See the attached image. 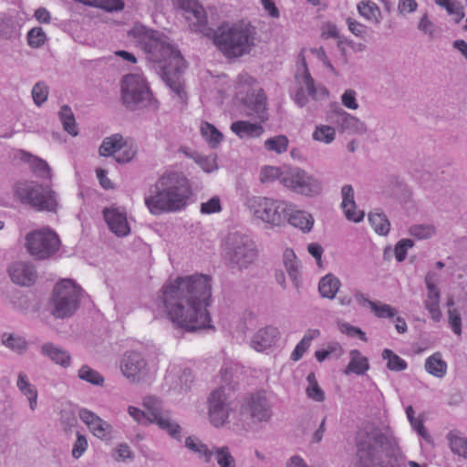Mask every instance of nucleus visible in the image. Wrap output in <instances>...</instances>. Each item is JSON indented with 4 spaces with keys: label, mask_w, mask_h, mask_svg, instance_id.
I'll use <instances>...</instances> for the list:
<instances>
[{
    "label": "nucleus",
    "mask_w": 467,
    "mask_h": 467,
    "mask_svg": "<svg viewBox=\"0 0 467 467\" xmlns=\"http://www.w3.org/2000/svg\"><path fill=\"white\" fill-rule=\"evenodd\" d=\"M121 99L130 109L147 107L151 100V93L144 78L140 75H127L121 81Z\"/></svg>",
    "instance_id": "obj_11"
},
{
    "label": "nucleus",
    "mask_w": 467,
    "mask_h": 467,
    "mask_svg": "<svg viewBox=\"0 0 467 467\" xmlns=\"http://www.w3.org/2000/svg\"><path fill=\"white\" fill-rule=\"evenodd\" d=\"M182 16L189 24L192 31L208 35L211 29L207 26L205 11L197 0H177Z\"/></svg>",
    "instance_id": "obj_15"
},
{
    "label": "nucleus",
    "mask_w": 467,
    "mask_h": 467,
    "mask_svg": "<svg viewBox=\"0 0 467 467\" xmlns=\"http://www.w3.org/2000/svg\"><path fill=\"white\" fill-rule=\"evenodd\" d=\"M284 265L285 270L292 280L294 285L298 288L300 286V271L299 265L293 250L285 249L284 252Z\"/></svg>",
    "instance_id": "obj_29"
},
{
    "label": "nucleus",
    "mask_w": 467,
    "mask_h": 467,
    "mask_svg": "<svg viewBox=\"0 0 467 467\" xmlns=\"http://www.w3.org/2000/svg\"><path fill=\"white\" fill-rule=\"evenodd\" d=\"M136 154V150H133L131 147H125L121 150V152H119L118 155L114 156L115 161L118 163H126L130 161Z\"/></svg>",
    "instance_id": "obj_61"
},
{
    "label": "nucleus",
    "mask_w": 467,
    "mask_h": 467,
    "mask_svg": "<svg viewBox=\"0 0 467 467\" xmlns=\"http://www.w3.org/2000/svg\"><path fill=\"white\" fill-rule=\"evenodd\" d=\"M414 242L411 239L400 240L394 249L395 257L398 262H402L406 258L408 249L413 247Z\"/></svg>",
    "instance_id": "obj_54"
},
{
    "label": "nucleus",
    "mask_w": 467,
    "mask_h": 467,
    "mask_svg": "<svg viewBox=\"0 0 467 467\" xmlns=\"http://www.w3.org/2000/svg\"><path fill=\"white\" fill-rule=\"evenodd\" d=\"M192 195L189 180L182 173L168 172L161 175L150 187L145 205L153 215L182 210Z\"/></svg>",
    "instance_id": "obj_4"
},
{
    "label": "nucleus",
    "mask_w": 467,
    "mask_h": 467,
    "mask_svg": "<svg viewBox=\"0 0 467 467\" xmlns=\"http://www.w3.org/2000/svg\"><path fill=\"white\" fill-rule=\"evenodd\" d=\"M446 363L441 358V354L435 353L426 359V370L438 378H441L446 373Z\"/></svg>",
    "instance_id": "obj_38"
},
{
    "label": "nucleus",
    "mask_w": 467,
    "mask_h": 467,
    "mask_svg": "<svg viewBox=\"0 0 467 467\" xmlns=\"http://www.w3.org/2000/svg\"><path fill=\"white\" fill-rule=\"evenodd\" d=\"M143 407L147 415L148 422L150 424L155 423L161 417L167 413L168 410L162 409L161 401L152 396H148L143 399Z\"/></svg>",
    "instance_id": "obj_27"
},
{
    "label": "nucleus",
    "mask_w": 467,
    "mask_h": 467,
    "mask_svg": "<svg viewBox=\"0 0 467 467\" xmlns=\"http://www.w3.org/2000/svg\"><path fill=\"white\" fill-rule=\"evenodd\" d=\"M336 138L335 128L328 125H317L313 132V139L326 144L331 143Z\"/></svg>",
    "instance_id": "obj_46"
},
{
    "label": "nucleus",
    "mask_w": 467,
    "mask_h": 467,
    "mask_svg": "<svg viewBox=\"0 0 467 467\" xmlns=\"http://www.w3.org/2000/svg\"><path fill=\"white\" fill-rule=\"evenodd\" d=\"M17 388L27 397L31 410H35L37 405V390L36 388L28 381L27 376L24 372L18 374Z\"/></svg>",
    "instance_id": "obj_34"
},
{
    "label": "nucleus",
    "mask_w": 467,
    "mask_h": 467,
    "mask_svg": "<svg viewBox=\"0 0 467 467\" xmlns=\"http://www.w3.org/2000/svg\"><path fill=\"white\" fill-rule=\"evenodd\" d=\"M208 404L211 423L217 428L223 426L227 421L232 410L224 389L220 388L213 391L209 397Z\"/></svg>",
    "instance_id": "obj_17"
},
{
    "label": "nucleus",
    "mask_w": 467,
    "mask_h": 467,
    "mask_svg": "<svg viewBox=\"0 0 467 467\" xmlns=\"http://www.w3.org/2000/svg\"><path fill=\"white\" fill-rule=\"evenodd\" d=\"M342 104L349 109H357L358 104L356 99V91L353 89H347L341 96Z\"/></svg>",
    "instance_id": "obj_59"
},
{
    "label": "nucleus",
    "mask_w": 467,
    "mask_h": 467,
    "mask_svg": "<svg viewBox=\"0 0 467 467\" xmlns=\"http://www.w3.org/2000/svg\"><path fill=\"white\" fill-rule=\"evenodd\" d=\"M59 119L62 122L64 130L72 136L78 135L76 120L71 109L67 105H63L58 112Z\"/></svg>",
    "instance_id": "obj_39"
},
{
    "label": "nucleus",
    "mask_w": 467,
    "mask_h": 467,
    "mask_svg": "<svg viewBox=\"0 0 467 467\" xmlns=\"http://www.w3.org/2000/svg\"><path fill=\"white\" fill-rule=\"evenodd\" d=\"M368 221L377 234L380 235H387L389 234L390 223L384 213L378 211L370 213L368 214Z\"/></svg>",
    "instance_id": "obj_36"
},
{
    "label": "nucleus",
    "mask_w": 467,
    "mask_h": 467,
    "mask_svg": "<svg viewBox=\"0 0 467 467\" xmlns=\"http://www.w3.org/2000/svg\"><path fill=\"white\" fill-rule=\"evenodd\" d=\"M48 97V87L42 81L37 82L32 88V98L36 106H41Z\"/></svg>",
    "instance_id": "obj_53"
},
{
    "label": "nucleus",
    "mask_w": 467,
    "mask_h": 467,
    "mask_svg": "<svg viewBox=\"0 0 467 467\" xmlns=\"http://www.w3.org/2000/svg\"><path fill=\"white\" fill-rule=\"evenodd\" d=\"M122 375L131 383H140L149 376V366L141 353L127 351L119 361Z\"/></svg>",
    "instance_id": "obj_14"
},
{
    "label": "nucleus",
    "mask_w": 467,
    "mask_h": 467,
    "mask_svg": "<svg viewBox=\"0 0 467 467\" xmlns=\"http://www.w3.org/2000/svg\"><path fill=\"white\" fill-rule=\"evenodd\" d=\"M88 428L96 437L101 440H108L110 438L112 427L100 417L95 419V421Z\"/></svg>",
    "instance_id": "obj_48"
},
{
    "label": "nucleus",
    "mask_w": 467,
    "mask_h": 467,
    "mask_svg": "<svg viewBox=\"0 0 467 467\" xmlns=\"http://www.w3.org/2000/svg\"><path fill=\"white\" fill-rule=\"evenodd\" d=\"M47 39V35L42 27H33L27 33L28 46L33 48L41 47L46 43Z\"/></svg>",
    "instance_id": "obj_51"
},
{
    "label": "nucleus",
    "mask_w": 467,
    "mask_h": 467,
    "mask_svg": "<svg viewBox=\"0 0 467 467\" xmlns=\"http://www.w3.org/2000/svg\"><path fill=\"white\" fill-rule=\"evenodd\" d=\"M82 289L69 279L57 283L53 290L50 312L56 318L70 317L79 306Z\"/></svg>",
    "instance_id": "obj_8"
},
{
    "label": "nucleus",
    "mask_w": 467,
    "mask_h": 467,
    "mask_svg": "<svg viewBox=\"0 0 467 467\" xmlns=\"http://www.w3.org/2000/svg\"><path fill=\"white\" fill-rule=\"evenodd\" d=\"M2 343L6 348L19 353L25 351L27 347L26 339L15 334L4 333L2 335Z\"/></svg>",
    "instance_id": "obj_44"
},
{
    "label": "nucleus",
    "mask_w": 467,
    "mask_h": 467,
    "mask_svg": "<svg viewBox=\"0 0 467 467\" xmlns=\"http://www.w3.org/2000/svg\"><path fill=\"white\" fill-rule=\"evenodd\" d=\"M155 424L172 439L176 441L182 440V427L172 419L171 412L170 410L161 417Z\"/></svg>",
    "instance_id": "obj_28"
},
{
    "label": "nucleus",
    "mask_w": 467,
    "mask_h": 467,
    "mask_svg": "<svg viewBox=\"0 0 467 467\" xmlns=\"http://www.w3.org/2000/svg\"><path fill=\"white\" fill-rule=\"evenodd\" d=\"M129 36L170 88L182 97L183 89L178 81V74L184 67V59L171 39L165 34L142 25H135Z\"/></svg>",
    "instance_id": "obj_2"
},
{
    "label": "nucleus",
    "mask_w": 467,
    "mask_h": 467,
    "mask_svg": "<svg viewBox=\"0 0 467 467\" xmlns=\"http://www.w3.org/2000/svg\"><path fill=\"white\" fill-rule=\"evenodd\" d=\"M88 448V441L84 435L78 432L77 440L74 442L72 449V456L75 459H78L82 456V454L86 451Z\"/></svg>",
    "instance_id": "obj_56"
},
{
    "label": "nucleus",
    "mask_w": 467,
    "mask_h": 467,
    "mask_svg": "<svg viewBox=\"0 0 467 467\" xmlns=\"http://www.w3.org/2000/svg\"><path fill=\"white\" fill-rule=\"evenodd\" d=\"M240 413L243 418L250 419L253 422L268 421L272 416L271 406L261 393L249 396L242 404Z\"/></svg>",
    "instance_id": "obj_16"
},
{
    "label": "nucleus",
    "mask_w": 467,
    "mask_h": 467,
    "mask_svg": "<svg viewBox=\"0 0 467 467\" xmlns=\"http://www.w3.org/2000/svg\"><path fill=\"white\" fill-rule=\"evenodd\" d=\"M257 32L249 22L223 23L213 33L214 45L228 58L249 54L256 45Z\"/></svg>",
    "instance_id": "obj_5"
},
{
    "label": "nucleus",
    "mask_w": 467,
    "mask_h": 467,
    "mask_svg": "<svg viewBox=\"0 0 467 467\" xmlns=\"http://www.w3.org/2000/svg\"><path fill=\"white\" fill-rule=\"evenodd\" d=\"M330 121L337 127L340 132L362 135L367 132L366 124L357 117L336 107L329 116Z\"/></svg>",
    "instance_id": "obj_18"
},
{
    "label": "nucleus",
    "mask_w": 467,
    "mask_h": 467,
    "mask_svg": "<svg viewBox=\"0 0 467 467\" xmlns=\"http://www.w3.org/2000/svg\"><path fill=\"white\" fill-rule=\"evenodd\" d=\"M341 285L340 280L332 274L322 277L318 284V291L322 297L333 299Z\"/></svg>",
    "instance_id": "obj_31"
},
{
    "label": "nucleus",
    "mask_w": 467,
    "mask_h": 467,
    "mask_svg": "<svg viewBox=\"0 0 467 467\" xmlns=\"http://www.w3.org/2000/svg\"><path fill=\"white\" fill-rule=\"evenodd\" d=\"M212 297L211 277L193 275L177 277L162 288L161 300L172 324L187 332L213 328L208 311Z\"/></svg>",
    "instance_id": "obj_1"
},
{
    "label": "nucleus",
    "mask_w": 467,
    "mask_h": 467,
    "mask_svg": "<svg viewBox=\"0 0 467 467\" xmlns=\"http://www.w3.org/2000/svg\"><path fill=\"white\" fill-rule=\"evenodd\" d=\"M347 24H348V29L350 30V32L352 34H354L355 36H362L365 34L366 26L363 24H361L350 17H348L347 19Z\"/></svg>",
    "instance_id": "obj_63"
},
{
    "label": "nucleus",
    "mask_w": 467,
    "mask_h": 467,
    "mask_svg": "<svg viewBox=\"0 0 467 467\" xmlns=\"http://www.w3.org/2000/svg\"><path fill=\"white\" fill-rule=\"evenodd\" d=\"M214 457L219 467H236V462L228 446L216 449Z\"/></svg>",
    "instance_id": "obj_47"
},
{
    "label": "nucleus",
    "mask_w": 467,
    "mask_h": 467,
    "mask_svg": "<svg viewBox=\"0 0 467 467\" xmlns=\"http://www.w3.org/2000/svg\"><path fill=\"white\" fill-rule=\"evenodd\" d=\"M247 207L254 218L271 226H280L286 221L290 203L264 196H253L247 200Z\"/></svg>",
    "instance_id": "obj_7"
},
{
    "label": "nucleus",
    "mask_w": 467,
    "mask_h": 467,
    "mask_svg": "<svg viewBox=\"0 0 467 467\" xmlns=\"http://www.w3.org/2000/svg\"><path fill=\"white\" fill-rule=\"evenodd\" d=\"M201 133L212 148H216L223 140V134L213 124L208 122L202 124Z\"/></svg>",
    "instance_id": "obj_42"
},
{
    "label": "nucleus",
    "mask_w": 467,
    "mask_h": 467,
    "mask_svg": "<svg viewBox=\"0 0 467 467\" xmlns=\"http://www.w3.org/2000/svg\"><path fill=\"white\" fill-rule=\"evenodd\" d=\"M41 353L63 368H68L71 364L70 354L66 349L57 347L53 343H45L41 347Z\"/></svg>",
    "instance_id": "obj_25"
},
{
    "label": "nucleus",
    "mask_w": 467,
    "mask_h": 467,
    "mask_svg": "<svg viewBox=\"0 0 467 467\" xmlns=\"http://www.w3.org/2000/svg\"><path fill=\"white\" fill-rule=\"evenodd\" d=\"M61 245L58 235L49 228L34 230L26 234L25 246L37 260H46L55 255Z\"/></svg>",
    "instance_id": "obj_10"
},
{
    "label": "nucleus",
    "mask_w": 467,
    "mask_h": 467,
    "mask_svg": "<svg viewBox=\"0 0 467 467\" xmlns=\"http://www.w3.org/2000/svg\"><path fill=\"white\" fill-rule=\"evenodd\" d=\"M356 452L350 467H404L405 458L389 431L379 427L360 430L355 438Z\"/></svg>",
    "instance_id": "obj_3"
},
{
    "label": "nucleus",
    "mask_w": 467,
    "mask_h": 467,
    "mask_svg": "<svg viewBox=\"0 0 467 467\" xmlns=\"http://www.w3.org/2000/svg\"><path fill=\"white\" fill-rule=\"evenodd\" d=\"M125 147V141L122 135L116 133L103 140L99 147V154L109 157L114 156L115 153L120 151Z\"/></svg>",
    "instance_id": "obj_30"
},
{
    "label": "nucleus",
    "mask_w": 467,
    "mask_h": 467,
    "mask_svg": "<svg viewBox=\"0 0 467 467\" xmlns=\"http://www.w3.org/2000/svg\"><path fill=\"white\" fill-rule=\"evenodd\" d=\"M291 210L286 213V220L288 223L300 229L303 233H309L314 225L313 216L306 211L296 209V207L290 203Z\"/></svg>",
    "instance_id": "obj_23"
},
{
    "label": "nucleus",
    "mask_w": 467,
    "mask_h": 467,
    "mask_svg": "<svg viewBox=\"0 0 467 467\" xmlns=\"http://www.w3.org/2000/svg\"><path fill=\"white\" fill-rule=\"evenodd\" d=\"M306 380L308 383L306 389L307 397L317 402L323 401L325 400V392L319 387L315 373H309L306 377Z\"/></svg>",
    "instance_id": "obj_43"
},
{
    "label": "nucleus",
    "mask_w": 467,
    "mask_h": 467,
    "mask_svg": "<svg viewBox=\"0 0 467 467\" xmlns=\"http://www.w3.org/2000/svg\"><path fill=\"white\" fill-rule=\"evenodd\" d=\"M288 140L284 135L275 136L265 140V147L266 150L275 151L276 153L285 152L287 150Z\"/></svg>",
    "instance_id": "obj_52"
},
{
    "label": "nucleus",
    "mask_w": 467,
    "mask_h": 467,
    "mask_svg": "<svg viewBox=\"0 0 467 467\" xmlns=\"http://www.w3.org/2000/svg\"><path fill=\"white\" fill-rule=\"evenodd\" d=\"M128 412L138 423L143 425L150 424V422H148V417L146 415L145 410H141L134 406H130L128 408Z\"/></svg>",
    "instance_id": "obj_60"
},
{
    "label": "nucleus",
    "mask_w": 467,
    "mask_h": 467,
    "mask_svg": "<svg viewBox=\"0 0 467 467\" xmlns=\"http://www.w3.org/2000/svg\"><path fill=\"white\" fill-rule=\"evenodd\" d=\"M78 376L80 379L95 386H103L105 381L104 377L99 371L91 368L88 365H83L78 369Z\"/></svg>",
    "instance_id": "obj_41"
},
{
    "label": "nucleus",
    "mask_w": 467,
    "mask_h": 467,
    "mask_svg": "<svg viewBox=\"0 0 467 467\" xmlns=\"http://www.w3.org/2000/svg\"><path fill=\"white\" fill-rule=\"evenodd\" d=\"M20 158L23 161L27 162L31 171L41 179L51 178V169L44 160L36 157L25 150L20 151Z\"/></svg>",
    "instance_id": "obj_26"
},
{
    "label": "nucleus",
    "mask_w": 467,
    "mask_h": 467,
    "mask_svg": "<svg viewBox=\"0 0 467 467\" xmlns=\"http://www.w3.org/2000/svg\"><path fill=\"white\" fill-rule=\"evenodd\" d=\"M424 306L434 321L438 322L441 320V312L440 309V299H425Z\"/></svg>",
    "instance_id": "obj_57"
},
{
    "label": "nucleus",
    "mask_w": 467,
    "mask_h": 467,
    "mask_svg": "<svg viewBox=\"0 0 467 467\" xmlns=\"http://www.w3.org/2000/svg\"><path fill=\"white\" fill-rule=\"evenodd\" d=\"M410 423L411 427L417 431V433L420 437H422L427 441H431V436L429 435L421 420L415 419L414 420L410 421Z\"/></svg>",
    "instance_id": "obj_64"
},
{
    "label": "nucleus",
    "mask_w": 467,
    "mask_h": 467,
    "mask_svg": "<svg viewBox=\"0 0 467 467\" xmlns=\"http://www.w3.org/2000/svg\"><path fill=\"white\" fill-rule=\"evenodd\" d=\"M447 440L451 451L457 455L464 457L467 451V438L462 436L456 431H451L447 434Z\"/></svg>",
    "instance_id": "obj_37"
},
{
    "label": "nucleus",
    "mask_w": 467,
    "mask_h": 467,
    "mask_svg": "<svg viewBox=\"0 0 467 467\" xmlns=\"http://www.w3.org/2000/svg\"><path fill=\"white\" fill-rule=\"evenodd\" d=\"M231 130L240 138L258 137L264 131L263 127L260 124L250 123L244 120L233 122L231 125Z\"/></svg>",
    "instance_id": "obj_32"
},
{
    "label": "nucleus",
    "mask_w": 467,
    "mask_h": 467,
    "mask_svg": "<svg viewBox=\"0 0 467 467\" xmlns=\"http://www.w3.org/2000/svg\"><path fill=\"white\" fill-rule=\"evenodd\" d=\"M372 311L379 318H392L397 315V309L390 305H380L377 302L373 305Z\"/></svg>",
    "instance_id": "obj_55"
},
{
    "label": "nucleus",
    "mask_w": 467,
    "mask_h": 467,
    "mask_svg": "<svg viewBox=\"0 0 467 467\" xmlns=\"http://www.w3.org/2000/svg\"><path fill=\"white\" fill-rule=\"evenodd\" d=\"M103 215L109 228L117 236L124 237L130 233L125 213L117 208H106L103 211Z\"/></svg>",
    "instance_id": "obj_19"
},
{
    "label": "nucleus",
    "mask_w": 467,
    "mask_h": 467,
    "mask_svg": "<svg viewBox=\"0 0 467 467\" xmlns=\"http://www.w3.org/2000/svg\"><path fill=\"white\" fill-rule=\"evenodd\" d=\"M283 185L306 196L317 195L322 191L321 182L299 167H285Z\"/></svg>",
    "instance_id": "obj_13"
},
{
    "label": "nucleus",
    "mask_w": 467,
    "mask_h": 467,
    "mask_svg": "<svg viewBox=\"0 0 467 467\" xmlns=\"http://www.w3.org/2000/svg\"><path fill=\"white\" fill-rule=\"evenodd\" d=\"M0 36L5 39H13L18 37L19 29L16 28L15 22L10 17L0 20Z\"/></svg>",
    "instance_id": "obj_50"
},
{
    "label": "nucleus",
    "mask_w": 467,
    "mask_h": 467,
    "mask_svg": "<svg viewBox=\"0 0 467 467\" xmlns=\"http://www.w3.org/2000/svg\"><path fill=\"white\" fill-rule=\"evenodd\" d=\"M409 234L417 239H429L436 233V228L432 224H413L409 230Z\"/></svg>",
    "instance_id": "obj_49"
},
{
    "label": "nucleus",
    "mask_w": 467,
    "mask_h": 467,
    "mask_svg": "<svg viewBox=\"0 0 467 467\" xmlns=\"http://www.w3.org/2000/svg\"><path fill=\"white\" fill-rule=\"evenodd\" d=\"M357 8L359 15L365 17L367 20L379 24L381 12L379 7L375 3L361 1L358 4Z\"/></svg>",
    "instance_id": "obj_35"
},
{
    "label": "nucleus",
    "mask_w": 467,
    "mask_h": 467,
    "mask_svg": "<svg viewBox=\"0 0 467 467\" xmlns=\"http://www.w3.org/2000/svg\"><path fill=\"white\" fill-rule=\"evenodd\" d=\"M8 272L12 281L22 286L31 285L36 279V271L30 263L15 262L10 265Z\"/></svg>",
    "instance_id": "obj_20"
},
{
    "label": "nucleus",
    "mask_w": 467,
    "mask_h": 467,
    "mask_svg": "<svg viewBox=\"0 0 467 467\" xmlns=\"http://www.w3.org/2000/svg\"><path fill=\"white\" fill-rule=\"evenodd\" d=\"M350 361L345 368V374H364L369 368L368 358L363 357L359 350L352 349L349 352Z\"/></svg>",
    "instance_id": "obj_33"
},
{
    "label": "nucleus",
    "mask_w": 467,
    "mask_h": 467,
    "mask_svg": "<svg viewBox=\"0 0 467 467\" xmlns=\"http://www.w3.org/2000/svg\"><path fill=\"white\" fill-rule=\"evenodd\" d=\"M226 254L229 264L242 270L247 268L255 260L257 250L250 236L234 232L227 236Z\"/></svg>",
    "instance_id": "obj_9"
},
{
    "label": "nucleus",
    "mask_w": 467,
    "mask_h": 467,
    "mask_svg": "<svg viewBox=\"0 0 467 467\" xmlns=\"http://www.w3.org/2000/svg\"><path fill=\"white\" fill-rule=\"evenodd\" d=\"M216 449H218V446H213L210 449L206 444L203 443L196 453L200 458L203 459L205 463H209L211 462L212 458L214 456Z\"/></svg>",
    "instance_id": "obj_62"
},
{
    "label": "nucleus",
    "mask_w": 467,
    "mask_h": 467,
    "mask_svg": "<svg viewBox=\"0 0 467 467\" xmlns=\"http://www.w3.org/2000/svg\"><path fill=\"white\" fill-rule=\"evenodd\" d=\"M382 358L387 360V368L391 371H402L408 367L407 362L392 350L385 348L382 351Z\"/></svg>",
    "instance_id": "obj_40"
},
{
    "label": "nucleus",
    "mask_w": 467,
    "mask_h": 467,
    "mask_svg": "<svg viewBox=\"0 0 467 467\" xmlns=\"http://www.w3.org/2000/svg\"><path fill=\"white\" fill-rule=\"evenodd\" d=\"M14 198L37 212L57 213L58 194L50 186L35 181H19L13 186Z\"/></svg>",
    "instance_id": "obj_6"
},
{
    "label": "nucleus",
    "mask_w": 467,
    "mask_h": 467,
    "mask_svg": "<svg viewBox=\"0 0 467 467\" xmlns=\"http://www.w3.org/2000/svg\"><path fill=\"white\" fill-rule=\"evenodd\" d=\"M296 90L294 95V101L300 108L307 104L308 97L314 100H320L328 96V91L324 86L315 85V80L310 75L304 57L302 58L301 67L296 74Z\"/></svg>",
    "instance_id": "obj_12"
},
{
    "label": "nucleus",
    "mask_w": 467,
    "mask_h": 467,
    "mask_svg": "<svg viewBox=\"0 0 467 467\" xmlns=\"http://www.w3.org/2000/svg\"><path fill=\"white\" fill-rule=\"evenodd\" d=\"M342 208L346 217L355 223L360 222L364 217V212L356 211V203L354 201V190L351 185H344L341 189Z\"/></svg>",
    "instance_id": "obj_22"
},
{
    "label": "nucleus",
    "mask_w": 467,
    "mask_h": 467,
    "mask_svg": "<svg viewBox=\"0 0 467 467\" xmlns=\"http://www.w3.org/2000/svg\"><path fill=\"white\" fill-rule=\"evenodd\" d=\"M248 112L249 116H253L261 121L268 119L266 109V96L262 89H259L256 94H252L248 97Z\"/></svg>",
    "instance_id": "obj_24"
},
{
    "label": "nucleus",
    "mask_w": 467,
    "mask_h": 467,
    "mask_svg": "<svg viewBox=\"0 0 467 467\" xmlns=\"http://www.w3.org/2000/svg\"><path fill=\"white\" fill-rule=\"evenodd\" d=\"M222 210L221 201L218 196L212 197L209 201L201 204V212L202 213L210 214L218 213Z\"/></svg>",
    "instance_id": "obj_58"
},
{
    "label": "nucleus",
    "mask_w": 467,
    "mask_h": 467,
    "mask_svg": "<svg viewBox=\"0 0 467 467\" xmlns=\"http://www.w3.org/2000/svg\"><path fill=\"white\" fill-rule=\"evenodd\" d=\"M285 167L277 168L274 166H265L261 170L260 181L263 183L272 182L275 180H279L283 184V178L285 174Z\"/></svg>",
    "instance_id": "obj_45"
},
{
    "label": "nucleus",
    "mask_w": 467,
    "mask_h": 467,
    "mask_svg": "<svg viewBox=\"0 0 467 467\" xmlns=\"http://www.w3.org/2000/svg\"><path fill=\"white\" fill-rule=\"evenodd\" d=\"M277 327L267 326L259 329L251 339V347L256 351H264L270 348L277 342L279 338Z\"/></svg>",
    "instance_id": "obj_21"
}]
</instances>
